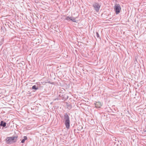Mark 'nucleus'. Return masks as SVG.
<instances>
[{"mask_svg": "<svg viewBox=\"0 0 146 146\" xmlns=\"http://www.w3.org/2000/svg\"><path fill=\"white\" fill-rule=\"evenodd\" d=\"M69 115H70L69 113H64L63 116V122L67 129H69L70 127V120Z\"/></svg>", "mask_w": 146, "mask_h": 146, "instance_id": "f257e3e1", "label": "nucleus"}, {"mask_svg": "<svg viewBox=\"0 0 146 146\" xmlns=\"http://www.w3.org/2000/svg\"><path fill=\"white\" fill-rule=\"evenodd\" d=\"M114 10L116 15L119 14L120 12L121 8L119 4H116L114 6Z\"/></svg>", "mask_w": 146, "mask_h": 146, "instance_id": "f03ea898", "label": "nucleus"}, {"mask_svg": "<svg viewBox=\"0 0 146 146\" xmlns=\"http://www.w3.org/2000/svg\"><path fill=\"white\" fill-rule=\"evenodd\" d=\"M93 6L95 10L97 12L99 11L101 5L99 3L95 2L94 3L93 5Z\"/></svg>", "mask_w": 146, "mask_h": 146, "instance_id": "7ed1b4c3", "label": "nucleus"}, {"mask_svg": "<svg viewBox=\"0 0 146 146\" xmlns=\"http://www.w3.org/2000/svg\"><path fill=\"white\" fill-rule=\"evenodd\" d=\"M59 97L60 98V99H61L65 101L68 99V96L66 94H63L61 93L59 95Z\"/></svg>", "mask_w": 146, "mask_h": 146, "instance_id": "20e7f679", "label": "nucleus"}, {"mask_svg": "<svg viewBox=\"0 0 146 146\" xmlns=\"http://www.w3.org/2000/svg\"><path fill=\"white\" fill-rule=\"evenodd\" d=\"M5 140L6 143L7 144H10L13 143L10 137H7Z\"/></svg>", "mask_w": 146, "mask_h": 146, "instance_id": "39448f33", "label": "nucleus"}, {"mask_svg": "<svg viewBox=\"0 0 146 146\" xmlns=\"http://www.w3.org/2000/svg\"><path fill=\"white\" fill-rule=\"evenodd\" d=\"M94 104L95 105V107L96 108H100L102 106L101 104L99 102H95V103H94Z\"/></svg>", "mask_w": 146, "mask_h": 146, "instance_id": "423d86ee", "label": "nucleus"}, {"mask_svg": "<svg viewBox=\"0 0 146 146\" xmlns=\"http://www.w3.org/2000/svg\"><path fill=\"white\" fill-rule=\"evenodd\" d=\"M11 137V140L13 142H16L18 138V136H12L10 137Z\"/></svg>", "mask_w": 146, "mask_h": 146, "instance_id": "0eeeda50", "label": "nucleus"}, {"mask_svg": "<svg viewBox=\"0 0 146 146\" xmlns=\"http://www.w3.org/2000/svg\"><path fill=\"white\" fill-rule=\"evenodd\" d=\"M7 123L3 121H1L0 122V127L2 126L5 127L6 126Z\"/></svg>", "mask_w": 146, "mask_h": 146, "instance_id": "6e6552de", "label": "nucleus"}, {"mask_svg": "<svg viewBox=\"0 0 146 146\" xmlns=\"http://www.w3.org/2000/svg\"><path fill=\"white\" fill-rule=\"evenodd\" d=\"M24 139H23L21 141V142L22 143H24L25 140L27 139V138L26 136H24L23 137Z\"/></svg>", "mask_w": 146, "mask_h": 146, "instance_id": "1a4fd4ad", "label": "nucleus"}, {"mask_svg": "<svg viewBox=\"0 0 146 146\" xmlns=\"http://www.w3.org/2000/svg\"><path fill=\"white\" fill-rule=\"evenodd\" d=\"M32 89L36 90L38 89V87L36 86L35 85H34L32 87Z\"/></svg>", "mask_w": 146, "mask_h": 146, "instance_id": "9d476101", "label": "nucleus"}, {"mask_svg": "<svg viewBox=\"0 0 146 146\" xmlns=\"http://www.w3.org/2000/svg\"><path fill=\"white\" fill-rule=\"evenodd\" d=\"M82 129H83V127L82 126L80 125V126H79V127H78V130L81 131V130H82Z\"/></svg>", "mask_w": 146, "mask_h": 146, "instance_id": "9b49d317", "label": "nucleus"}, {"mask_svg": "<svg viewBox=\"0 0 146 146\" xmlns=\"http://www.w3.org/2000/svg\"><path fill=\"white\" fill-rule=\"evenodd\" d=\"M96 36H97V38H99L100 39V40H101V38H100V36L99 34V33H98V32H96Z\"/></svg>", "mask_w": 146, "mask_h": 146, "instance_id": "f8f14e48", "label": "nucleus"}, {"mask_svg": "<svg viewBox=\"0 0 146 146\" xmlns=\"http://www.w3.org/2000/svg\"><path fill=\"white\" fill-rule=\"evenodd\" d=\"M72 21L74 22H76V20L75 19V18L74 17H73V18L72 19Z\"/></svg>", "mask_w": 146, "mask_h": 146, "instance_id": "ddd939ff", "label": "nucleus"}, {"mask_svg": "<svg viewBox=\"0 0 146 146\" xmlns=\"http://www.w3.org/2000/svg\"><path fill=\"white\" fill-rule=\"evenodd\" d=\"M69 18V16H68V17H67L66 18H65V19L67 20H69V19H70V18Z\"/></svg>", "mask_w": 146, "mask_h": 146, "instance_id": "4468645a", "label": "nucleus"}, {"mask_svg": "<svg viewBox=\"0 0 146 146\" xmlns=\"http://www.w3.org/2000/svg\"><path fill=\"white\" fill-rule=\"evenodd\" d=\"M73 17H72V16H71V17H69V18H70V19L72 21V19L73 18Z\"/></svg>", "mask_w": 146, "mask_h": 146, "instance_id": "2eb2a0df", "label": "nucleus"}, {"mask_svg": "<svg viewBox=\"0 0 146 146\" xmlns=\"http://www.w3.org/2000/svg\"><path fill=\"white\" fill-rule=\"evenodd\" d=\"M136 62H137V60L136 58H135V61H134V62L135 63V64H136Z\"/></svg>", "mask_w": 146, "mask_h": 146, "instance_id": "dca6fc26", "label": "nucleus"}, {"mask_svg": "<svg viewBox=\"0 0 146 146\" xmlns=\"http://www.w3.org/2000/svg\"><path fill=\"white\" fill-rule=\"evenodd\" d=\"M60 117L62 118H63V115H60Z\"/></svg>", "mask_w": 146, "mask_h": 146, "instance_id": "f3484780", "label": "nucleus"}, {"mask_svg": "<svg viewBox=\"0 0 146 146\" xmlns=\"http://www.w3.org/2000/svg\"><path fill=\"white\" fill-rule=\"evenodd\" d=\"M48 83H50V82H49ZM50 84H52V83H50Z\"/></svg>", "mask_w": 146, "mask_h": 146, "instance_id": "a211bd4d", "label": "nucleus"}, {"mask_svg": "<svg viewBox=\"0 0 146 146\" xmlns=\"http://www.w3.org/2000/svg\"><path fill=\"white\" fill-rule=\"evenodd\" d=\"M0 129H1V127H0Z\"/></svg>", "mask_w": 146, "mask_h": 146, "instance_id": "6ab92c4d", "label": "nucleus"}]
</instances>
